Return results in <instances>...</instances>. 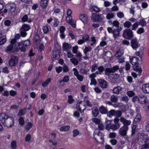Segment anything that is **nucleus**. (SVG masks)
Masks as SVG:
<instances>
[{"label": "nucleus", "instance_id": "f257e3e1", "mask_svg": "<svg viewBox=\"0 0 149 149\" xmlns=\"http://www.w3.org/2000/svg\"><path fill=\"white\" fill-rule=\"evenodd\" d=\"M0 121H1L5 126L11 127L14 124V118L5 113L0 114Z\"/></svg>", "mask_w": 149, "mask_h": 149}, {"label": "nucleus", "instance_id": "f03ea898", "mask_svg": "<svg viewBox=\"0 0 149 149\" xmlns=\"http://www.w3.org/2000/svg\"><path fill=\"white\" fill-rule=\"evenodd\" d=\"M119 68L118 65H116L111 68H107L105 70V74L106 75H108L111 79H117L119 78V75L117 74H110L109 73L115 72Z\"/></svg>", "mask_w": 149, "mask_h": 149}, {"label": "nucleus", "instance_id": "7ed1b4c3", "mask_svg": "<svg viewBox=\"0 0 149 149\" xmlns=\"http://www.w3.org/2000/svg\"><path fill=\"white\" fill-rule=\"evenodd\" d=\"M30 41L29 40H26L18 43V48L21 52H25L26 51V47L30 45Z\"/></svg>", "mask_w": 149, "mask_h": 149}, {"label": "nucleus", "instance_id": "20e7f679", "mask_svg": "<svg viewBox=\"0 0 149 149\" xmlns=\"http://www.w3.org/2000/svg\"><path fill=\"white\" fill-rule=\"evenodd\" d=\"M123 36L127 39H130L133 37V32L132 30L130 29H126L123 32Z\"/></svg>", "mask_w": 149, "mask_h": 149}, {"label": "nucleus", "instance_id": "39448f33", "mask_svg": "<svg viewBox=\"0 0 149 149\" xmlns=\"http://www.w3.org/2000/svg\"><path fill=\"white\" fill-rule=\"evenodd\" d=\"M91 19L93 22H98L102 20L101 14L93 13L92 14L91 17Z\"/></svg>", "mask_w": 149, "mask_h": 149}, {"label": "nucleus", "instance_id": "423d86ee", "mask_svg": "<svg viewBox=\"0 0 149 149\" xmlns=\"http://www.w3.org/2000/svg\"><path fill=\"white\" fill-rule=\"evenodd\" d=\"M30 26L28 24H24L20 29V33L22 37H25L27 35L26 31H28L30 29Z\"/></svg>", "mask_w": 149, "mask_h": 149}, {"label": "nucleus", "instance_id": "0eeeda50", "mask_svg": "<svg viewBox=\"0 0 149 149\" xmlns=\"http://www.w3.org/2000/svg\"><path fill=\"white\" fill-rule=\"evenodd\" d=\"M66 21L67 23L71 25L73 27H76V21L72 19V16H67L66 17Z\"/></svg>", "mask_w": 149, "mask_h": 149}, {"label": "nucleus", "instance_id": "6e6552de", "mask_svg": "<svg viewBox=\"0 0 149 149\" xmlns=\"http://www.w3.org/2000/svg\"><path fill=\"white\" fill-rule=\"evenodd\" d=\"M77 109L79 111H84L86 108L85 102L81 101L77 103L76 106Z\"/></svg>", "mask_w": 149, "mask_h": 149}, {"label": "nucleus", "instance_id": "1a4fd4ad", "mask_svg": "<svg viewBox=\"0 0 149 149\" xmlns=\"http://www.w3.org/2000/svg\"><path fill=\"white\" fill-rule=\"evenodd\" d=\"M18 61V58L15 56H13L11 57L9 61V64L10 66H15L17 64Z\"/></svg>", "mask_w": 149, "mask_h": 149}, {"label": "nucleus", "instance_id": "9d476101", "mask_svg": "<svg viewBox=\"0 0 149 149\" xmlns=\"http://www.w3.org/2000/svg\"><path fill=\"white\" fill-rule=\"evenodd\" d=\"M131 44L132 48L135 50L140 45V44H139L137 41V39L135 38H132L131 40Z\"/></svg>", "mask_w": 149, "mask_h": 149}, {"label": "nucleus", "instance_id": "9b49d317", "mask_svg": "<svg viewBox=\"0 0 149 149\" xmlns=\"http://www.w3.org/2000/svg\"><path fill=\"white\" fill-rule=\"evenodd\" d=\"M128 129V127L123 126L119 130V133L122 136H127V132Z\"/></svg>", "mask_w": 149, "mask_h": 149}, {"label": "nucleus", "instance_id": "f8f14e48", "mask_svg": "<svg viewBox=\"0 0 149 149\" xmlns=\"http://www.w3.org/2000/svg\"><path fill=\"white\" fill-rule=\"evenodd\" d=\"M104 136L102 133L99 132L97 134L96 138H95V139L99 143H102L104 140Z\"/></svg>", "mask_w": 149, "mask_h": 149}, {"label": "nucleus", "instance_id": "ddd939ff", "mask_svg": "<svg viewBox=\"0 0 149 149\" xmlns=\"http://www.w3.org/2000/svg\"><path fill=\"white\" fill-rule=\"evenodd\" d=\"M120 121L123 123V126L128 127L131 123V122L130 120H127L125 118L123 117H121L120 119Z\"/></svg>", "mask_w": 149, "mask_h": 149}, {"label": "nucleus", "instance_id": "4468645a", "mask_svg": "<svg viewBox=\"0 0 149 149\" xmlns=\"http://www.w3.org/2000/svg\"><path fill=\"white\" fill-rule=\"evenodd\" d=\"M98 82L100 87L102 88H107L108 87L107 82L104 79H100L98 80Z\"/></svg>", "mask_w": 149, "mask_h": 149}, {"label": "nucleus", "instance_id": "2eb2a0df", "mask_svg": "<svg viewBox=\"0 0 149 149\" xmlns=\"http://www.w3.org/2000/svg\"><path fill=\"white\" fill-rule=\"evenodd\" d=\"M59 49L58 48L57 49H56L55 50L57 51L56 52H54L53 53L52 56V61L58 59L59 56Z\"/></svg>", "mask_w": 149, "mask_h": 149}, {"label": "nucleus", "instance_id": "dca6fc26", "mask_svg": "<svg viewBox=\"0 0 149 149\" xmlns=\"http://www.w3.org/2000/svg\"><path fill=\"white\" fill-rule=\"evenodd\" d=\"M73 70L74 72V74L76 76L77 79L80 81H82L83 80V77L81 75L79 74V72L76 69L74 68Z\"/></svg>", "mask_w": 149, "mask_h": 149}, {"label": "nucleus", "instance_id": "f3484780", "mask_svg": "<svg viewBox=\"0 0 149 149\" xmlns=\"http://www.w3.org/2000/svg\"><path fill=\"white\" fill-rule=\"evenodd\" d=\"M122 28L121 27H118L117 29L113 30V36L115 38H116L119 36L120 32L122 30Z\"/></svg>", "mask_w": 149, "mask_h": 149}, {"label": "nucleus", "instance_id": "a211bd4d", "mask_svg": "<svg viewBox=\"0 0 149 149\" xmlns=\"http://www.w3.org/2000/svg\"><path fill=\"white\" fill-rule=\"evenodd\" d=\"M80 19L85 23H86L88 22V18L87 16L85 14H81L80 16Z\"/></svg>", "mask_w": 149, "mask_h": 149}, {"label": "nucleus", "instance_id": "6ab92c4d", "mask_svg": "<svg viewBox=\"0 0 149 149\" xmlns=\"http://www.w3.org/2000/svg\"><path fill=\"white\" fill-rule=\"evenodd\" d=\"M141 136H143V137L142 138V139L144 143L149 145V137L148 135L143 134Z\"/></svg>", "mask_w": 149, "mask_h": 149}, {"label": "nucleus", "instance_id": "aec40b11", "mask_svg": "<svg viewBox=\"0 0 149 149\" xmlns=\"http://www.w3.org/2000/svg\"><path fill=\"white\" fill-rule=\"evenodd\" d=\"M65 30V28L63 26H62L60 28V36L61 38L62 39H64L65 38V35L64 32Z\"/></svg>", "mask_w": 149, "mask_h": 149}, {"label": "nucleus", "instance_id": "412c9836", "mask_svg": "<svg viewBox=\"0 0 149 149\" xmlns=\"http://www.w3.org/2000/svg\"><path fill=\"white\" fill-rule=\"evenodd\" d=\"M142 90L143 92L145 93H149V84H143L142 86Z\"/></svg>", "mask_w": 149, "mask_h": 149}, {"label": "nucleus", "instance_id": "4be33fe9", "mask_svg": "<svg viewBox=\"0 0 149 149\" xmlns=\"http://www.w3.org/2000/svg\"><path fill=\"white\" fill-rule=\"evenodd\" d=\"M139 58L137 57H133L130 60V62L132 64L133 67L134 65H139L138 61Z\"/></svg>", "mask_w": 149, "mask_h": 149}, {"label": "nucleus", "instance_id": "5701e85b", "mask_svg": "<svg viewBox=\"0 0 149 149\" xmlns=\"http://www.w3.org/2000/svg\"><path fill=\"white\" fill-rule=\"evenodd\" d=\"M99 110L100 112L102 114H107L108 112L107 108L103 106H102L99 107Z\"/></svg>", "mask_w": 149, "mask_h": 149}, {"label": "nucleus", "instance_id": "b1692460", "mask_svg": "<svg viewBox=\"0 0 149 149\" xmlns=\"http://www.w3.org/2000/svg\"><path fill=\"white\" fill-rule=\"evenodd\" d=\"M133 68L134 70L136 71L138 73V74L140 76L141 74L142 70L140 66H139V65H136L133 66Z\"/></svg>", "mask_w": 149, "mask_h": 149}, {"label": "nucleus", "instance_id": "393cba45", "mask_svg": "<svg viewBox=\"0 0 149 149\" xmlns=\"http://www.w3.org/2000/svg\"><path fill=\"white\" fill-rule=\"evenodd\" d=\"M122 88L120 86H118L114 88L113 90V92L116 94H118L122 91Z\"/></svg>", "mask_w": 149, "mask_h": 149}, {"label": "nucleus", "instance_id": "a878e982", "mask_svg": "<svg viewBox=\"0 0 149 149\" xmlns=\"http://www.w3.org/2000/svg\"><path fill=\"white\" fill-rule=\"evenodd\" d=\"M99 113V110L97 108L95 107L92 109V114L94 117L97 116Z\"/></svg>", "mask_w": 149, "mask_h": 149}, {"label": "nucleus", "instance_id": "bb28decb", "mask_svg": "<svg viewBox=\"0 0 149 149\" xmlns=\"http://www.w3.org/2000/svg\"><path fill=\"white\" fill-rule=\"evenodd\" d=\"M111 120H106V122L107 123L106 126V129L107 130H109L111 129Z\"/></svg>", "mask_w": 149, "mask_h": 149}, {"label": "nucleus", "instance_id": "cd10ccee", "mask_svg": "<svg viewBox=\"0 0 149 149\" xmlns=\"http://www.w3.org/2000/svg\"><path fill=\"white\" fill-rule=\"evenodd\" d=\"M47 0H41L40 1V6L43 8H46L47 5Z\"/></svg>", "mask_w": 149, "mask_h": 149}, {"label": "nucleus", "instance_id": "c85d7f7f", "mask_svg": "<svg viewBox=\"0 0 149 149\" xmlns=\"http://www.w3.org/2000/svg\"><path fill=\"white\" fill-rule=\"evenodd\" d=\"M65 76L63 80H59L58 84L59 85L60 88H62L65 85Z\"/></svg>", "mask_w": 149, "mask_h": 149}, {"label": "nucleus", "instance_id": "c756f323", "mask_svg": "<svg viewBox=\"0 0 149 149\" xmlns=\"http://www.w3.org/2000/svg\"><path fill=\"white\" fill-rule=\"evenodd\" d=\"M146 97L144 96L143 97H139V102L141 104H143L146 102Z\"/></svg>", "mask_w": 149, "mask_h": 149}, {"label": "nucleus", "instance_id": "7c9ffc66", "mask_svg": "<svg viewBox=\"0 0 149 149\" xmlns=\"http://www.w3.org/2000/svg\"><path fill=\"white\" fill-rule=\"evenodd\" d=\"M34 41L36 45L38 44L40 42V38L39 36L37 34H36L34 36Z\"/></svg>", "mask_w": 149, "mask_h": 149}, {"label": "nucleus", "instance_id": "2f4dec72", "mask_svg": "<svg viewBox=\"0 0 149 149\" xmlns=\"http://www.w3.org/2000/svg\"><path fill=\"white\" fill-rule=\"evenodd\" d=\"M123 54V51L122 50H119L115 54V56L117 57H120Z\"/></svg>", "mask_w": 149, "mask_h": 149}, {"label": "nucleus", "instance_id": "473e14b6", "mask_svg": "<svg viewBox=\"0 0 149 149\" xmlns=\"http://www.w3.org/2000/svg\"><path fill=\"white\" fill-rule=\"evenodd\" d=\"M139 23V24H140L142 27L146 26V22L143 18L140 19Z\"/></svg>", "mask_w": 149, "mask_h": 149}, {"label": "nucleus", "instance_id": "72a5a7b5", "mask_svg": "<svg viewBox=\"0 0 149 149\" xmlns=\"http://www.w3.org/2000/svg\"><path fill=\"white\" fill-rule=\"evenodd\" d=\"M91 50L92 48L90 46L86 47L84 49V52L85 54H86L88 52H91Z\"/></svg>", "mask_w": 149, "mask_h": 149}, {"label": "nucleus", "instance_id": "f704fd0d", "mask_svg": "<svg viewBox=\"0 0 149 149\" xmlns=\"http://www.w3.org/2000/svg\"><path fill=\"white\" fill-rule=\"evenodd\" d=\"M115 110H111L109 112H107V115L109 117H111L113 116H115Z\"/></svg>", "mask_w": 149, "mask_h": 149}, {"label": "nucleus", "instance_id": "c9c22d12", "mask_svg": "<svg viewBox=\"0 0 149 149\" xmlns=\"http://www.w3.org/2000/svg\"><path fill=\"white\" fill-rule=\"evenodd\" d=\"M110 100L113 102H116L118 101L117 97L115 95H113L110 97Z\"/></svg>", "mask_w": 149, "mask_h": 149}, {"label": "nucleus", "instance_id": "e433bc0d", "mask_svg": "<svg viewBox=\"0 0 149 149\" xmlns=\"http://www.w3.org/2000/svg\"><path fill=\"white\" fill-rule=\"evenodd\" d=\"M141 115L139 114H138L136 116L135 118H134V121L135 122H139L141 119Z\"/></svg>", "mask_w": 149, "mask_h": 149}, {"label": "nucleus", "instance_id": "4c0bfd02", "mask_svg": "<svg viewBox=\"0 0 149 149\" xmlns=\"http://www.w3.org/2000/svg\"><path fill=\"white\" fill-rule=\"evenodd\" d=\"M126 94L130 97H132L135 95V93L132 91H127Z\"/></svg>", "mask_w": 149, "mask_h": 149}, {"label": "nucleus", "instance_id": "58836bf2", "mask_svg": "<svg viewBox=\"0 0 149 149\" xmlns=\"http://www.w3.org/2000/svg\"><path fill=\"white\" fill-rule=\"evenodd\" d=\"M120 127V125L118 124H116L111 125V129L113 130H115L118 129Z\"/></svg>", "mask_w": 149, "mask_h": 149}, {"label": "nucleus", "instance_id": "ea45409f", "mask_svg": "<svg viewBox=\"0 0 149 149\" xmlns=\"http://www.w3.org/2000/svg\"><path fill=\"white\" fill-rule=\"evenodd\" d=\"M32 126L33 124L32 123H31L30 122H28L25 126V129L28 131H29L31 128H32Z\"/></svg>", "mask_w": 149, "mask_h": 149}, {"label": "nucleus", "instance_id": "a19ab883", "mask_svg": "<svg viewBox=\"0 0 149 149\" xmlns=\"http://www.w3.org/2000/svg\"><path fill=\"white\" fill-rule=\"evenodd\" d=\"M51 80L50 78L47 79L45 82L42 83V86L44 87H46L49 84Z\"/></svg>", "mask_w": 149, "mask_h": 149}, {"label": "nucleus", "instance_id": "79ce46f5", "mask_svg": "<svg viewBox=\"0 0 149 149\" xmlns=\"http://www.w3.org/2000/svg\"><path fill=\"white\" fill-rule=\"evenodd\" d=\"M74 101V100L72 95H70L68 96V102L69 104H72Z\"/></svg>", "mask_w": 149, "mask_h": 149}, {"label": "nucleus", "instance_id": "37998d69", "mask_svg": "<svg viewBox=\"0 0 149 149\" xmlns=\"http://www.w3.org/2000/svg\"><path fill=\"white\" fill-rule=\"evenodd\" d=\"M75 55V56L78 58V60L79 61H81L82 59V55L81 53L80 52H78Z\"/></svg>", "mask_w": 149, "mask_h": 149}, {"label": "nucleus", "instance_id": "c03bdc74", "mask_svg": "<svg viewBox=\"0 0 149 149\" xmlns=\"http://www.w3.org/2000/svg\"><path fill=\"white\" fill-rule=\"evenodd\" d=\"M82 39L84 42H87L89 40V37L88 35L87 34L83 36Z\"/></svg>", "mask_w": 149, "mask_h": 149}, {"label": "nucleus", "instance_id": "a18cd8bd", "mask_svg": "<svg viewBox=\"0 0 149 149\" xmlns=\"http://www.w3.org/2000/svg\"><path fill=\"white\" fill-rule=\"evenodd\" d=\"M91 9L93 10L97 13L100 11V8L97 6H93L92 7Z\"/></svg>", "mask_w": 149, "mask_h": 149}, {"label": "nucleus", "instance_id": "49530a36", "mask_svg": "<svg viewBox=\"0 0 149 149\" xmlns=\"http://www.w3.org/2000/svg\"><path fill=\"white\" fill-rule=\"evenodd\" d=\"M131 25L132 24L129 21H126L123 24L124 27L127 28H129Z\"/></svg>", "mask_w": 149, "mask_h": 149}, {"label": "nucleus", "instance_id": "de8ad7c7", "mask_svg": "<svg viewBox=\"0 0 149 149\" xmlns=\"http://www.w3.org/2000/svg\"><path fill=\"white\" fill-rule=\"evenodd\" d=\"M135 54L136 56H138L141 58V59L142 56L143 54V53L142 51H139L136 52Z\"/></svg>", "mask_w": 149, "mask_h": 149}, {"label": "nucleus", "instance_id": "09e8293b", "mask_svg": "<svg viewBox=\"0 0 149 149\" xmlns=\"http://www.w3.org/2000/svg\"><path fill=\"white\" fill-rule=\"evenodd\" d=\"M92 121L98 125L101 123L100 120L98 118H94L92 119Z\"/></svg>", "mask_w": 149, "mask_h": 149}, {"label": "nucleus", "instance_id": "8fccbe9b", "mask_svg": "<svg viewBox=\"0 0 149 149\" xmlns=\"http://www.w3.org/2000/svg\"><path fill=\"white\" fill-rule=\"evenodd\" d=\"M121 100L125 102L126 103H127L129 101L128 97L126 95L123 96L121 97Z\"/></svg>", "mask_w": 149, "mask_h": 149}, {"label": "nucleus", "instance_id": "3c124183", "mask_svg": "<svg viewBox=\"0 0 149 149\" xmlns=\"http://www.w3.org/2000/svg\"><path fill=\"white\" fill-rule=\"evenodd\" d=\"M97 68L98 65L97 64L95 63L92 66L91 71L92 72H94Z\"/></svg>", "mask_w": 149, "mask_h": 149}, {"label": "nucleus", "instance_id": "603ef678", "mask_svg": "<svg viewBox=\"0 0 149 149\" xmlns=\"http://www.w3.org/2000/svg\"><path fill=\"white\" fill-rule=\"evenodd\" d=\"M122 115V112L121 111H115V116L117 117H120Z\"/></svg>", "mask_w": 149, "mask_h": 149}, {"label": "nucleus", "instance_id": "864d4df0", "mask_svg": "<svg viewBox=\"0 0 149 149\" xmlns=\"http://www.w3.org/2000/svg\"><path fill=\"white\" fill-rule=\"evenodd\" d=\"M70 60L72 63L74 65H77L79 61L74 58H72Z\"/></svg>", "mask_w": 149, "mask_h": 149}, {"label": "nucleus", "instance_id": "5fc2aeb1", "mask_svg": "<svg viewBox=\"0 0 149 149\" xmlns=\"http://www.w3.org/2000/svg\"><path fill=\"white\" fill-rule=\"evenodd\" d=\"M11 147L12 149H15L16 147V142L13 141L11 142Z\"/></svg>", "mask_w": 149, "mask_h": 149}, {"label": "nucleus", "instance_id": "6e6d98bb", "mask_svg": "<svg viewBox=\"0 0 149 149\" xmlns=\"http://www.w3.org/2000/svg\"><path fill=\"white\" fill-rule=\"evenodd\" d=\"M111 24H112L113 26H116L118 28L120 27L118 26L119 23L117 21H114L113 22H111Z\"/></svg>", "mask_w": 149, "mask_h": 149}, {"label": "nucleus", "instance_id": "4d7b16f0", "mask_svg": "<svg viewBox=\"0 0 149 149\" xmlns=\"http://www.w3.org/2000/svg\"><path fill=\"white\" fill-rule=\"evenodd\" d=\"M149 145L144 143L141 145L140 149H149Z\"/></svg>", "mask_w": 149, "mask_h": 149}, {"label": "nucleus", "instance_id": "13d9d810", "mask_svg": "<svg viewBox=\"0 0 149 149\" xmlns=\"http://www.w3.org/2000/svg\"><path fill=\"white\" fill-rule=\"evenodd\" d=\"M136 125H134L132 127V134H131V135L132 136L134 135L135 133V132H136Z\"/></svg>", "mask_w": 149, "mask_h": 149}, {"label": "nucleus", "instance_id": "bf43d9fd", "mask_svg": "<svg viewBox=\"0 0 149 149\" xmlns=\"http://www.w3.org/2000/svg\"><path fill=\"white\" fill-rule=\"evenodd\" d=\"M117 16L119 18H121L124 17L123 13L121 12H118L117 13Z\"/></svg>", "mask_w": 149, "mask_h": 149}, {"label": "nucleus", "instance_id": "052dcab7", "mask_svg": "<svg viewBox=\"0 0 149 149\" xmlns=\"http://www.w3.org/2000/svg\"><path fill=\"white\" fill-rule=\"evenodd\" d=\"M19 124L21 125H23L24 124V119L22 117H20L19 119Z\"/></svg>", "mask_w": 149, "mask_h": 149}, {"label": "nucleus", "instance_id": "680f3d73", "mask_svg": "<svg viewBox=\"0 0 149 149\" xmlns=\"http://www.w3.org/2000/svg\"><path fill=\"white\" fill-rule=\"evenodd\" d=\"M138 25L139 24L137 22L134 24L132 26V30H136L138 27Z\"/></svg>", "mask_w": 149, "mask_h": 149}, {"label": "nucleus", "instance_id": "e2e57ef3", "mask_svg": "<svg viewBox=\"0 0 149 149\" xmlns=\"http://www.w3.org/2000/svg\"><path fill=\"white\" fill-rule=\"evenodd\" d=\"M31 138V135L30 134H28L25 137V140L26 142H29L30 141Z\"/></svg>", "mask_w": 149, "mask_h": 149}, {"label": "nucleus", "instance_id": "0e129e2a", "mask_svg": "<svg viewBox=\"0 0 149 149\" xmlns=\"http://www.w3.org/2000/svg\"><path fill=\"white\" fill-rule=\"evenodd\" d=\"M98 128L99 130H103L104 129V125L100 123L98 125Z\"/></svg>", "mask_w": 149, "mask_h": 149}, {"label": "nucleus", "instance_id": "69168bd1", "mask_svg": "<svg viewBox=\"0 0 149 149\" xmlns=\"http://www.w3.org/2000/svg\"><path fill=\"white\" fill-rule=\"evenodd\" d=\"M114 16V14L111 13H109L107 14L106 16V18L108 19H110L112 18Z\"/></svg>", "mask_w": 149, "mask_h": 149}, {"label": "nucleus", "instance_id": "338daca9", "mask_svg": "<svg viewBox=\"0 0 149 149\" xmlns=\"http://www.w3.org/2000/svg\"><path fill=\"white\" fill-rule=\"evenodd\" d=\"M89 70H86L84 68H81L80 69V72L82 73L86 74L89 71Z\"/></svg>", "mask_w": 149, "mask_h": 149}, {"label": "nucleus", "instance_id": "774afa93", "mask_svg": "<svg viewBox=\"0 0 149 149\" xmlns=\"http://www.w3.org/2000/svg\"><path fill=\"white\" fill-rule=\"evenodd\" d=\"M43 32L45 33H47L49 31L48 27L47 26H44L43 28Z\"/></svg>", "mask_w": 149, "mask_h": 149}]
</instances>
